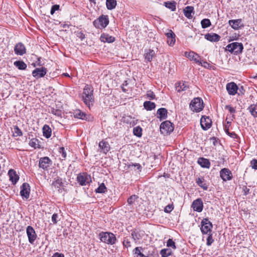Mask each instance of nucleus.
Segmentation results:
<instances>
[{
    "mask_svg": "<svg viewBox=\"0 0 257 257\" xmlns=\"http://www.w3.org/2000/svg\"><path fill=\"white\" fill-rule=\"evenodd\" d=\"M189 107L193 111L200 112L204 108L203 101L199 97L194 98L191 100Z\"/></svg>",
    "mask_w": 257,
    "mask_h": 257,
    "instance_id": "1",
    "label": "nucleus"
},
{
    "mask_svg": "<svg viewBox=\"0 0 257 257\" xmlns=\"http://www.w3.org/2000/svg\"><path fill=\"white\" fill-rule=\"evenodd\" d=\"M99 236L100 240L104 243L113 244L115 242L116 237L114 234L112 233L102 232L99 233Z\"/></svg>",
    "mask_w": 257,
    "mask_h": 257,
    "instance_id": "2",
    "label": "nucleus"
},
{
    "mask_svg": "<svg viewBox=\"0 0 257 257\" xmlns=\"http://www.w3.org/2000/svg\"><path fill=\"white\" fill-rule=\"evenodd\" d=\"M109 23L108 16L107 15H102L98 19L95 20L93 24L94 26L97 29H102L105 28Z\"/></svg>",
    "mask_w": 257,
    "mask_h": 257,
    "instance_id": "3",
    "label": "nucleus"
},
{
    "mask_svg": "<svg viewBox=\"0 0 257 257\" xmlns=\"http://www.w3.org/2000/svg\"><path fill=\"white\" fill-rule=\"evenodd\" d=\"M174 128L173 123L169 120H166L161 123L160 127V132L164 135L170 134L174 131Z\"/></svg>",
    "mask_w": 257,
    "mask_h": 257,
    "instance_id": "4",
    "label": "nucleus"
},
{
    "mask_svg": "<svg viewBox=\"0 0 257 257\" xmlns=\"http://www.w3.org/2000/svg\"><path fill=\"white\" fill-rule=\"evenodd\" d=\"M227 50L234 54H239L242 53L243 46L241 43L233 42L227 46Z\"/></svg>",
    "mask_w": 257,
    "mask_h": 257,
    "instance_id": "5",
    "label": "nucleus"
},
{
    "mask_svg": "<svg viewBox=\"0 0 257 257\" xmlns=\"http://www.w3.org/2000/svg\"><path fill=\"white\" fill-rule=\"evenodd\" d=\"M201 231L203 234H206L212 232L213 227L212 223L209 220L208 218H204L201 222Z\"/></svg>",
    "mask_w": 257,
    "mask_h": 257,
    "instance_id": "6",
    "label": "nucleus"
},
{
    "mask_svg": "<svg viewBox=\"0 0 257 257\" xmlns=\"http://www.w3.org/2000/svg\"><path fill=\"white\" fill-rule=\"evenodd\" d=\"M77 180L81 186L86 185L91 181L90 176L86 173L78 175L77 177Z\"/></svg>",
    "mask_w": 257,
    "mask_h": 257,
    "instance_id": "7",
    "label": "nucleus"
},
{
    "mask_svg": "<svg viewBox=\"0 0 257 257\" xmlns=\"http://www.w3.org/2000/svg\"><path fill=\"white\" fill-rule=\"evenodd\" d=\"M30 186L27 183H24L21 186L20 195L23 198L28 199L30 196Z\"/></svg>",
    "mask_w": 257,
    "mask_h": 257,
    "instance_id": "8",
    "label": "nucleus"
},
{
    "mask_svg": "<svg viewBox=\"0 0 257 257\" xmlns=\"http://www.w3.org/2000/svg\"><path fill=\"white\" fill-rule=\"evenodd\" d=\"M226 89L230 95H234L237 93L238 87L233 82L228 83L226 86Z\"/></svg>",
    "mask_w": 257,
    "mask_h": 257,
    "instance_id": "9",
    "label": "nucleus"
},
{
    "mask_svg": "<svg viewBox=\"0 0 257 257\" xmlns=\"http://www.w3.org/2000/svg\"><path fill=\"white\" fill-rule=\"evenodd\" d=\"M26 232L29 242L33 244L37 238V234L34 229L31 226H28L27 227Z\"/></svg>",
    "mask_w": 257,
    "mask_h": 257,
    "instance_id": "10",
    "label": "nucleus"
},
{
    "mask_svg": "<svg viewBox=\"0 0 257 257\" xmlns=\"http://www.w3.org/2000/svg\"><path fill=\"white\" fill-rule=\"evenodd\" d=\"M47 70L45 67L37 68L32 72V75L36 79L44 77L47 73Z\"/></svg>",
    "mask_w": 257,
    "mask_h": 257,
    "instance_id": "11",
    "label": "nucleus"
},
{
    "mask_svg": "<svg viewBox=\"0 0 257 257\" xmlns=\"http://www.w3.org/2000/svg\"><path fill=\"white\" fill-rule=\"evenodd\" d=\"M211 119L208 117L203 116L200 119V124L201 127L204 130H207L211 126Z\"/></svg>",
    "mask_w": 257,
    "mask_h": 257,
    "instance_id": "12",
    "label": "nucleus"
},
{
    "mask_svg": "<svg viewBox=\"0 0 257 257\" xmlns=\"http://www.w3.org/2000/svg\"><path fill=\"white\" fill-rule=\"evenodd\" d=\"M220 176L224 181L230 180L232 178V173L227 168L222 169L220 171Z\"/></svg>",
    "mask_w": 257,
    "mask_h": 257,
    "instance_id": "13",
    "label": "nucleus"
},
{
    "mask_svg": "<svg viewBox=\"0 0 257 257\" xmlns=\"http://www.w3.org/2000/svg\"><path fill=\"white\" fill-rule=\"evenodd\" d=\"M193 209L197 212H200L202 211L203 204L201 198H198L193 201L191 206Z\"/></svg>",
    "mask_w": 257,
    "mask_h": 257,
    "instance_id": "14",
    "label": "nucleus"
},
{
    "mask_svg": "<svg viewBox=\"0 0 257 257\" xmlns=\"http://www.w3.org/2000/svg\"><path fill=\"white\" fill-rule=\"evenodd\" d=\"M73 115L74 117L77 118L87 121L91 120V117L90 116L87 115L85 113L81 111L79 109L76 110L74 112Z\"/></svg>",
    "mask_w": 257,
    "mask_h": 257,
    "instance_id": "15",
    "label": "nucleus"
},
{
    "mask_svg": "<svg viewBox=\"0 0 257 257\" xmlns=\"http://www.w3.org/2000/svg\"><path fill=\"white\" fill-rule=\"evenodd\" d=\"M51 162V160L48 157L41 158L39 160V166L44 170H46L50 166Z\"/></svg>",
    "mask_w": 257,
    "mask_h": 257,
    "instance_id": "16",
    "label": "nucleus"
},
{
    "mask_svg": "<svg viewBox=\"0 0 257 257\" xmlns=\"http://www.w3.org/2000/svg\"><path fill=\"white\" fill-rule=\"evenodd\" d=\"M14 51L16 54L22 56L26 53L25 46L23 43H18L15 46Z\"/></svg>",
    "mask_w": 257,
    "mask_h": 257,
    "instance_id": "17",
    "label": "nucleus"
},
{
    "mask_svg": "<svg viewBox=\"0 0 257 257\" xmlns=\"http://www.w3.org/2000/svg\"><path fill=\"white\" fill-rule=\"evenodd\" d=\"M186 57H188L191 61H195L196 63H201V58L199 55L193 51L189 53L185 52Z\"/></svg>",
    "mask_w": 257,
    "mask_h": 257,
    "instance_id": "18",
    "label": "nucleus"
},
{
    "mask_svg": "<svg viewBox=\"0 0 257 257\" xmlns=\"http://www.w3.org/2000/svg\"><path fill=\"white\" fill-rule=\"evenodd\" d=\"M8 175L10 180L12 182L13 185H15L19 179V176L16 172L13 169H10L8 172Z\"/></svg>",
    "mask_w": 257,
    "mask_h": 257,
    "instance_id": "19",
    "label": "nucleus"
},
{
    "mask_svg": "<svg viewBox=\"0 0 257 257\" xmlns=\"http://www.w3.org/2000/svg\"><path fill=\"white\" fill-rule=\"evenodd\" d=\"M167 38V43L170 46H173L175 43V34L171 30H169L168 32L166 34Z\"/></svg>",
    "mask_w": 257,
    "mask_h": 257,
    "instance_id": "20",
    "label": "nucleus"
},
{
    "mask_svg": "<svg viewBox=\"0 0 257 257\" xmlns=\"http://www.w3.org/2000/svg\"><path fill=\"white\" fill-rule=\"evenodd\" d=\"M204 38L210 42H218L220 39V36L215 33H207L204 35Z\"/></svg>",
    "mask_w": 257,
    "mask_h": 257,
    "instance_id": "21",
    "label": "nucleus"
},
{
    "mask_svg": "<svg viewBox=\"0 0 257 257\" xmlns=\"http://www.w3.org/2000/svg\"><path fill=\"white\" fill-rule=\"evenodd\" d=\"M83 100L85 104L89 107L93 104L94 101L93 94H83Z\"/></svg>",
    "mask_w": 257,
    "mask_h": 257,
    "instance_id": "22",
    "label": "nucleus"
},
{
    "mask_svg": "<svg viewBox=\"0 0 257 257\" xmlns=\"http://www.w3.org/2000/svg\"><path fill=\"white\" fill-rule=\"evenodd\" d=\"M100 40L104 43H112L115 41V38L111 36H109L106 33H103L101 35Z\"/></svg>",
    "mask_w": 257,
    "mask_h": 257,
    "instance_id": "23",
    "label": "nucleus"
},
{
    "mask_svg": "<svg viewBox=\"0 0 257 257\" xmlns=\"http://www.w3.org/2000/svg\"><path fill=\"white\" fill-rule=\"evenodd\" d=\"M99 148L101 149V151L104 153L106 154L110 150V145L108 143V142H105L104 140H102L99 143Z\"/></svg>",
    "mask_w": 257,
    "mask_h": 257,
    "instance_id": "24",
    "label": "nucleus"
},
{
    "mask_svg": "<svg viewBox=\"0 0 257 257\" xmlns=\"http://www.w3.org/2000/svg\"><path fill=\"white\" fill-rule=\"evenodd\" d=\"M167 110L165 108H160L158 109L157 114V117L160 120L165 119L167 117Z\"/></svg>",
    "mask_w": 257,
    "mask_h": 257,
    "instance_id": "25",
    "label": "nucleus"
},
{
    "mask_svg": "<svg viewBox=\"0 0 257 257\" xmlns=\"http://www.w3.org/2000/svg\"><path fill=\"white\" fill-rule=\"evenodd\" d=\"M241 21V19H240L231 20L228 21V24L234 30H238L240 27L239 25Z\"/></svg>",
    "mask_w": 257,
    "mask_h": 257,
    "instance_id": "26",
    "label": "nucleus"
},
{
    "mask_svg": "<svg viewBox=\"0 0 257 257\" xmlns=\"http://www.w3.org/2000/svg\"><path fill=\"white\" fill-rule=\"evenodd\" d=\"M198 163L203 168H209L210 166L209 160L204 158H199L198 160Z\"/></svg>",
    "mask_w": 257,
    "mask_h": 257,
    "instance_id": "27",
    "label": "nucleus"
},
{
    "mask_svg": "<svg viewBox=\"0 0 257 257\" xmlns=\"http://www.w3.org/2000/svg\"><path fill=\"white\" fill-rule=\"evenodd\" d=\"M194 14V8L193 7L187 6L184 10V14L188 19L192 18V14Z\"/></svg>",
    "mask_w": 257,
    "mask_h": 257,
    "instance_id": "28",
    "label": "nucleus"
},
{
    "mask_svg": "<svg viewBox=\"0 0 257 257\" xmlns=\"http://www.w3.org/2000/svg\"><path fill=\"white\" fill-rule=\"evenodd\" d=\"M197 185L202 188L203 190H206L208 189V186L205 183V180L203 177H199L196 180Z\"/></svg>",
    "mask_w": 257,
    "mask_h": 257,
    "instance_id": "29",
    "label": "nucleus"
},
{
    "mask_svg": "<svg viewBox=\"0 0 257 257\" xmlns=\"http://www.w3.org/2000/svg\"><path fill=\"white\" fill-rule=\"evenodd\" d=\"M176 90L178 92L186 90L188 86L185 82H178L176 84Z\"/></svg>",
    "mask_w": 257,
    "mask_h": 257,
    "instance_id": "30",
    "label": "nucleus"
},
{
    "mask_svg": "<svg viewBox=\"0 0 257 257\" xmlns=\"http://www.w3.org/2000/svg\"><path fill=\"white\" fill-rule=\"evenodd\" d=\"M43 136L46 138H49L51 136L52 130L49 125L45 124L43 127Z\"/></svg>",
    "mask_w": 257,
    "mask_h": 257,
    "instance_id": "31",
    "label": "nucleus"
},
{
    "mask_svg": "<svg viewBox=\"0 0 257 257\" xmlns=\"http://www.w3.org/2000/svg\"><path fill=\"white\" fill-rule=\"evenodd\" d=\"M155 53L153 50L149 49L146 51L145 53V59L149 62H151L154 56H155Z\"/></svg>",
    "mask_w": 257,
    "mask_h": 257,
    "instance_id": "32",
    "label": "nucleus"
},
{
    "mask_svg": "<svg viewBox=\"0 0 257 257\" xmlns=\"http://www.w3.org/2000/svg\"><path fill=\"white\" fill-rule=\"evenodd\" d=\"M156 104L150 101H146L144 103V107L147 110H152L155 108Z\"/></svg>",
    "mask_w": 257,
    "mask_h": 257,
    "instance_id": "33",
    "label": "nucleus"
},
{
    "mask_svg": "<svg viewBox=\"0 0 257 257\" xmlns=\"http://www.w3.org/2000/svg\"><path fill=\"white\" fill-rule=\"evenodd\" d=\"M14 64L20 70H25L27 68L26 64L23 61H16Z\"/></svg>",
    "mask_w": 257,
    "mask_h": 257,
    "instance_id": "34",
    "label": "nucleus"
},
{
    "mask_svg": "<svg viewBox=\"0 0 257 257\" xmlns=\"http://www.w3.org/2000/svg\"><path fill=\"white\" fill-rule=\"evenodd\" d=\"M173 252L171 249L164 248L161 250L160 254L162 257H168L172 255Z\"/></svg>",
    "mask_w": 257,
    "mask_h": 257,
    "instance_id": "35",
    "label": "nucleus"
},
{
    "mask_svg": "<svg viewBox=\"0 0 257 257\" xmlns=\"http://www.w3.org/2000/svg\"><path fill=\"white\" fill-rule=\"evenodd\" d=\"M106 5L107 9L112 10L114 9L116 6V0H106Z\"/></svg>",
    "mask_w": 257,
    "mask_h": 257,
    "instance_id": "36",
    "label": "nucleus"
},
{
    "mask_svg": "<svg viewBox=\"0 0 257 257\" xmlns=\"http://www.w3.org/2000/svg\"><path fill=\"white\" fill-rule=\"evenodd\" d=\"M248 110L250 112L251 114L254 117H257V105L251 104L248 108Z\"/></svg>",
    "mask_w": 257,
    "mask_h": 257,
    "instance_id": "37",
    "label": "nucleus"
},
{
    "mask_svg": "<svg viewBox=\"0 0 257 257\" xmlns=\"http://www.w3.org/2000/svg\"><path fill=\"white\" fill-rule=\"evenodd\" d=\"M176 2H167L164 3V6L170 9L172 11H175L176 10Z\"/></svg>",
    "mask_w": 257,
    "mask_h": 257,
    "instance_id": "38",
    "label": "nucleus"
},
{
    "mask_svg": "<svg viewBox=\"0 0 257 257\" xmlns=\"http://www.w3.org/2000/svg\"><path fill=\"white\" fill-rule=\"evenodd\" d=\"M13 136L14 137H20L23 135V133L21 129L17 126H14Z\"/></svg>",
    "mask_w": 257,
    "mask_h": 257,
    "instance_id": "39",
    "label": "nucleus"
},
{
    "mask_svg": "<svg viewBox=\"0 0 257 257\" xmlns=\"http://www.w3.org/2000/svg\"><path fill=\"white\" fill-rule=\"evenodd\" d=\"M133 133L135 136L140 137L142 135V128L140 126L134 128Z\"/></svg>",
    "mask_w": 257,
    "mask_h": 257,
    "instance_id": "40",
    "label": "nucleus"
},
{
    "mask_svg": "<svg viewBox=\"0 0 257 257\" xmlns=\"http://www.w3.org/2000/svg\"><path fill=\"white\" fill-rule=\"evenodd\" d=\"M132 167H134V170H138L141 171L142 169V166L139 163H131L127 164V168Z\"/></svg>",
    "mask_w": 257,
    "mask_h": 257,
    "instance_id": "41",
    "label": "nucleus"
},
{
    "mask_svg": "<svg viewBox=\"0 0 257 257\" xmlns=\"http://www.w3.org/2000/svg\"><path fill=\"white\" fill-rule=\"evenodd\" d=\"M63 183L62 179L60 178H58L55 180L52 183V186H54L56 189H59L60 187L62 186Z\"/></svg>",
    "mask_w": 257,
    "mask_h": 257,
    "instance_id": "42",
    "label": "nucleus"
},
{
    "mask_svg": "<svg viewBox=\"0 0 257 257\" xmlns=\"http://www.w3.org/2000/svg\"><path fill=\"white\" fill-rule=\"evenodd\" d=\"M201 24L202 28L205 29L210 26L211 24L210 21L209 19H204L201 21Z\"/></svg>",
    "mask_w": 257,
    "mask_h": 257,
    "instance_id": "43",
    "label": "nucleus"
},
{
    "mask_svg": "<svg viewBox=\"0 0 257 257\" xmlns=\"http://www.w3.org/2000/svg\"><path fill=\"white\" fill-rule=\"evenodd\" d=\"M106 188L104 183H101L99 187L96 189L95 192L99 193H104L106 191Z\"/></svg>",
    "mask_w": 257,
    "mask_h": 257,
    "instance_id": "44",
    "label": "nucleus"
},
{
    "mask_svg": "<svg viewBox=\"0 0 257 257\" xmlns=\"http://www.w3.org/2000/svg\"><path fill=\"white\" fill-rule=\"evenodd\" d=\"M93 94V89L92 88L90 87L88 85H86L85 86L83 89V94Z\"/></svg>",
    "mask_w": 257,
    "mask_h": 257,
    "instance_id": "45",
    "label": "nucleus"
},
{
    "mask_svg": "<svg viewBox=\"0 0 257 257\" xmlns=\"http://www.w3.org/2000/svg\"><path fill=\"white\" fill-rule=\"evenodd\" d=\"M51 112L57 116H61L62 115V111L61 110L53 107L51 108Z\"/></svg>",
    "mask_w": 257,
    "mask_h": 257,
    "instance_id": "46",
    "label": "nucleus"
},
{
    "mask_svg": "<svg viewBox=\"0 0 257 257\" xmlns=\"http://www.w3.org/2000/svg\"><path fill=\"white\" fill-rule=\"evenodd\" d=\"M167 246L168 247H171L175 249L176 248L175 242L172 239H169L167 241Z\"/></svg>",
    "mask_w": 257,
    "mask_h": 257,
    "instance_id": "47",
    "label": "nucleus"
},
{
    "mask_svg": "<svg viewBox=\"0 0 257 257\" xmlns=\"http://www.w3.org/2000/svg\"><path fill=\"white\" fill-rule=\"evenodd\" d=\"M207 234L208 235V236L207 238L206 245L207 246H210L214 241V239L212 237V233L211 232Z\"/></svg>",
    "mask_w": 257,
    "mask_h": 257,
    "instance_id": "48",
    "label": "nucleus"
},
{
    "mask_svg": "<svg viewBox=\"0 0 257 257\" xmlns=\"http://www.w3.org/2000/svg\"><path fill=\"white\" fill-rule=\"evenodd\" d=\"M199 65H201L202 67L208 68V69H211L212 67H214L213 66H212L210 64L208 63V62L206 61L201 62V63H199Z\"/></svg>",
    "mask_w": 257,
    "mask_h": 257,
    "instance_id": "49",
    "label": "nucleus"
},
{
    "mask_svg": "<svg viewBox=\"0 0 257 257\" xmlns=\"http://www.w3.org/2000/svg\"><path fill=\"white\" fill-rule=\"evenodd\" d=\"M59 153L61 154V158L62 160H65L66 157V152L64 147H61L59 149Z\"/></svg>",
    "mask_w": 257,
    "mask_h": 257,
    "instance_id": "50",
    "label": "nucleus"
},
{
    "mask_svg": "<svg viewBox=\"0 0 257 257\" xmlns=\"http://www.w3.org/2000/svg\"><path fill=\"white\" fill-rule=\"evenodd\" d=\"M38 140L37 139H33L29 142V145L36 149L37 148Z\"/></svg>",
    "mask_w": 257,
    "mask_h": 257,
    "instance_id": "51",
    "label": "nucleus"
},
{
    "mask_svg": "<svg viewBox=\"0 0 257 257\" xmlns=\"http://www.w3.org/2000/svg\"><path fill=\"white\" fill-rule=\"evenodd\" d=\"M173 209L174 207L173 204H168L165 207L164 211L166 213H170Z\"/></svg>",
    "mask_w": 257,
    "mask_h": 257,
    "instance_id": "52",
    "label": "nucleus"
},
{
    "mask_svg": "<svg viewBox=\"0 0 257 257\" xmlns=\"http://www.w3.org/2000/svg\"><path fill=\"white\" fill-rule=\"evenodd\" d=\"M137 198L138 197L135 195L130 196L127 199V203L130 205L132 204Z\"/></svg>",
    "mask_w": 257,
    "mask_h": 257,
    "instance_id": "53",
    "label": "nucleus"
},
{
    "mask_svg": "<svg viewBox=\"0 0 257 257\" xmlns=\"http://www.w3.org/2000/svg\"><path fill=\"white\" fill-rule=\"evenodd\" d=\"M132 236L135 241L139 240L141 238V235L135 231H134L132 233Z\"/></svg>",
    "mask_w": 257,
    "mask_h": 257,
    "instance_id": "54",
    "label": "nucleus"
},
{
    "mask_svg": "<svg viewBox=\"0 0 257 257\" xmlns=\"http://www.w3.org/2000/svg\"><path fill=\"white\" fill-rule=\"evenodd\" d=\"M250 167L252 169L257 170V160L254 159L250 161Z\"/></svg>",
    "mask_w": 257,
    "mask_h": 257,
    "instance_id": "55",
    "label": "nucleus"
},
{
    "mask_svg": "<svg viewBox=\"0 0 257 257\" xmlns=\"http://www.w3.org/2000/svg\"><path fill=\"white\" fill-rule=\"evenodd\" d=\"M147 96L150 99H154L155 98V95L151 90L147 91Z\"/></svg>",
    "mask_w": 257,
    "mask_h": 257,
    "instance_id": "56",
    "label": "nucleus"
},
{
    "mask_svg": "<svg viewBox=\"0 0 257 257\" xmlns=\"http://www.w3.org/2000/svg\"><path fill=\"white\" fill-rule=\"evenodd\" d=\"M225 133L228 136H229L230 137H231V138H232L233 139H236V138H237L238 137V136L234 132L230 133L229 131H228V128H226Z\"/></svg>",
    "mask_w": 257,
    "mask_h": 257,
    "instance_id": "57",
    "label": "nucleus"
},
{
    "mask_svg": "<svg viewBox=\"0 0 257 257\" xmlns=\"http://www.w3.org/2000/svg\"><path fill=\"white\" fill-rule=\"evenodd\" d=\"M59 8H60L59 5H53L51 9V12H50L51 14L53 15L56 11H57L59 9Z\"/></svg>",
    "mask_w": 257,
    "mask_h": 257,
    "instance_id": "58",
    "label": "nucleus"
},
{
    "mask_svg": "<svg viewBox=\"0 0 257 257\" xmlns=\"http://www.w3.org/2000/svg\"><path fill=\"white\" fill-rule=\"evenodd\" d=\"M123 244L126 248H128V247H130L131 246L130 240L127 238H125L123 240Z\"/></svg>",
    "mask_w": 257,
    "mask_h": 257,
    "instance_id": "59",
    "label": "nucleus"
},
{
    "mask_svg": "<svg viewBox=\"0 0 257 257\" xmlns=\"http://www.w3.org/2000/svg\"><path fill=\"white\" fill-rule=\"evenodd\" d=\"M58 216L57 213H54L53 214L52 216V221L54 224H56L57 223V218Z\"/></svg>",
    "mask_w": 257,
    "mask_h": 257,
    "instance_id": "60",
    "label": "nucleus"
},
{
    "mask_svg": "<svg viewBox=\"0 0 257 257\" xmlns=\"http://www.w3.org/2000/svg\"><path fill=\"white\" fill-rule=\"evenodd\" d=\"M238 90H239V92L238 93V95H244L245 92V89L244 88L243 86H241V87H240L239 88L238 87Z\"/></svg>",
    "mask_w": 257,
    "mask_h": 257,
    "instance_id": "61",
    "label": "nucleus"
},
{
    "mask_svg": "<svg viewBox=\"0 0 257 257\" xmlns=\"http://www.w3.org/2000/svg\"><path fill=\"white\" fill-rule=\"evenodd\" d=\"M225 108L228 109L229 112L231 113H233L235 112V109L234 108L230 106V105H226Z\"/></svg>",
    "mask_w": 257,
    "mask_h": 257,
    "instance_id": "62",
    "label": "nucleus"
},
{
    "mask_svg": "<svg viewBox=\"0 0 257 257\" xmlns=\"http://www.w3.org/2000/svg\"><path fill=\"white\" fill-rule=\"evenodd\" d=\"M77 36L81 40H84L85 38V35L81 32L78 33Z\"/></svg>",
    "mask_w": 257,
    "mask_h": 257,
    "instance_id": "63",
    "label": "nucleus"
},
{
    "mask_svg": "<svg viewBox=\"0 0 257 257\" xmlns=\"http://www.w3.org/2000/svg\"><path fill=\"white\" fill-rule=\"evenodd\" d=\"M145 257H157V254L155 253V251L153 249V250L152 251V252L151 253L148 254Z\"/></svg>",
    "mask_w": 257,
    "mask_h": 257,
    "instance_id": "64",
    "label": "nucleus"
}]
</instances>
